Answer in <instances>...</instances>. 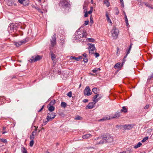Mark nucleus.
<instances>
[{
  "label": "nucleus",
  "instance_id": "obj_28",
  "mask_svg": "<svg viewBox=\"0 0 153 153\" xmlns=\"http://www.w3.org/2000/svg\"><path fill=\"white\" fill-rule=\"evenodd\" d=\"M120 62H118L114 66V68H117L120 67Z\"/></svg>",
  "mask_w": 153,
  "mask_h": 153
},
{
  "label": "nucleus",
  "instance_id": "obj_46",
  "mask_svg": "<svg viewBox=\"0 0 153 153\" xmlns=\"http://www.w3.org/2000/svg\"><path fill=\"white\" fill-rule=\"evenodd\" d=\"M36 131H33L31 135H33V136H35V135L36 134Z\"/></svg>",
  "mask_w": 153,
  "mask_h": 153
},
{
  "label": "nucleus",
  "instance_id": "obj_61",
  "mask_svg": "<svg viewBox=\"0 0 153 153\" xmlns=\"http://www.w3.org/2000/svg\"><path fill=\"white\" fill-rule=\"evenodd\" d=\"M34 127L35 128V129L34 131H36V133L37 128V127L36 128V126H35Z\"/></svg>",
  "mask_w": 153,
  "mask_h": 153
},
{
  "label": "nucleus",
  "instance_id": "obj_62",
  "mask_svg": "<svg viewBox=\"0 0 153 153\" xmlns=\"http://www.w3.org/2000/svg\"><path fill=\"white\" fill-rule=\"evenodd\" d=\"M150 79L152 78H153V74L151 76H150Z\"/></svg>",
  "mask_w": 153,
  "mask_h": 153
},
{
  "label": "nucleus",
  "instance_id": "obj_48",
  "mask_svg": "<svg viewBox=\"0 0 153 153\" xmlns=\"http://www.w3.org/2000/svg\"><path fill=\"white\" fill-rule=\"evenodd\" d=\"M94 55L96 57H97L99 56V54L97 53H94Z\"/></svg>",
  "mask_w": 153,
  "mask_h": 153
},
{
  "label": "nucleus",
  "instance_id": "obj_2",
  "mask_svg": "<svg viewBox=\"0 0 153 153\" xmlns=\"http://www.w3.org/2000/svg\"><path fill=\"white\" fill-rule=\"evenodd\" d=\"M75 39L79 41H84L86 38L87 33L86 32L81 31L80 28L78 29L75 34Z\"/></svg>",
  "mask_w": 153,
  "mask_h": 153
},
{
  "label": "nucleus",
  "instance_id": "obj_60",
  "mask_svg": "<svg viewBox=\"0 0 153 153\" xmlns=\"http://www.w3.org/2000/svg\"><path fill=\"white\" fill-rule=\"evenodd\" d=\"M124 13L125 14V19L127 18V16H126V14L125 12H124Z\"/></svg>",
  "mask_w": 153,
  "mask_h": 153
},
{
  "label": "nucleus",
  "instance_id": "obj_3",
  "mask_svg": "<svg viewBox=\"0 0 153 153\" xmlns=\"http://www.w3.org/2000/svg\"><path fill=\"white\" fill-rule=\"evenodd\" d=\"M112 36L113 39H117L119 33L118 30L115 27H114L111 32Z\"/></svg>",
  "mask_w": 153,
  "mask_h": 153
},
{
  "label": "nucleus",
  "instance_id": "obj_64",
  "mask_svg": "<svg viewBox=\"0 0 153 153\" xmlns=\"http://www.w3.org/2000/svg\"><path fill=\"white\" fill-rule=\"evenodd\" d=\"M93 0H91V3L92 4H93Z\"/></svg>",
  "mask_w": 153,
  "mask_h": 153
},
{
  "label": "nucleus",
  "instance_id": "obj_39",
  "mask_svg": "<svg viewBox=\"0 0 153 153\" xmlns=\"http://www.w3.org/2000/svg\"><path fill=\"white\" fill-rule=\"evenodd\" d=\"M92 11H93V7H91V9H90V10L89 11H88V14H90L92 12Z\"/></svg>",
  "mask_w": 153,
  "mask_h": 153
},
{
  "label": "nucleus",
  "instance_id": "obj_16",
  "mask_svg": "<svg viewBox=\"0 0 153 153\" xmlns=\"http://www.w3.org/2000/svg\"><path fill=\"white\" fill-rule=\"evenodd\" d=\"M111 119V118H110V116H107L106 117H105L102 118V119H100L99 120V121H105L106 120H108Z\"/></svg>",
  "mask_w": 153,
  "mask_h": 153
},
{
  "label": "nucleus",
  "instance_id": "obj_23",
  "mask_svg": "<svg viewBox=\"0 0 153 153\" xmlns=\"http://www.w3.org/2000/svg\"><path fill=\"white\" fill-rule=\"evenodd\" d=\"M120 111L125 113L127 111V110L125 106H123L122 107V109Z\"/></svg>",
  "mask_w": 153,
  "mask_h": 153
},
{
  "label": "nucleus",
  "instance_id": "obj_59",
  "mask_svg": "<svg viewBox=\"0 0 153 153\" xmlns=\"http://www.w3.org/2000/svg\"><path fill=\"white\" fill-rule=\"evenodd\" d=\"M83 56H84V57H86L87 54L86 53H84L83 54Z\"/></svg>",
  "mask_w": 153,
  "mask_h": 153
},
{
  "label": "nucleus",
  "instance_id": "obj_12",
  "mask_svg": "<svg viewBox=\"0 0 153 153\" xmlns=\"http://www.w3.org/2000/svg\"><path fill=\"white\" fill-rule=\"evenodd\" d=\"M105 15L106 17V20L107 21L109 24H110V25H112V23L108 15V13L107 11H106L105 13Z\"/></svg>",
  "mask_w": 153,
  "mask_h": 153
},
{
  "label": "nucleus",
  "instance_id": "obj_1",
  "mask_svg": "<svg viewBox=\"0 0 153 153\" xmlns=\"http://www.w3.org/2000/svg\"><path fill=\"white\" fill-rule=\"evenodd\" d=\"M113 140L112 137L109 134H106L102 136L97 137L94 139V141H96V144H102L104 143H111Z\"/></svg>",
  "mask_w": 153,
  "mask_h": 153
},
{
  "label": "nucleus",
  "instance_id": "obj_49",
  "mask_svg": "<svg viewBox=\"0 0 153 153\" xmlns=\"http://www.w3.org/2000/svg\"><path fill=\"white\" fill-rule=\"evenodd\" d=\"M97 71H97V69H95L93 70V72L94 73H97Z\"/></svg>",
  "mask_w": 153,
  "mask_h": 153
},
{
  "label": "nucleus",
  "instance_id": "obj_11",
  "mask_svg": "<svg viewBox=\"0 0 153 153\" xmlns=\"http://www.w3.org/2000/svg\"><path fill=\"white\" fill-rule=\"evenodd\" d=\"M99 95V94H97L94 96L93 97V101L94 103H95V104H96V103L102 97H99L97 98Z\"/></svg>",
  "mask_w": 153,
  "mask_h": 153
},
{
  "label": "nucleus",
  "instance_id": "obj_18",
  "mask_svg": "<svg viewBox=\"0 0 153 153\" xmlns=\"http://www.w3.org/2000/svg\"><path fill=\"white\" fill-rule=\"evenodd\" d=\"M25 1L27 2V4L29 3V0H18V1L19 3L23 4L24 5H25L24 3Z\"/></svg>",
  "mask_w": 153,
  "mask_h": 153
},
{
  "label": "nucleus",
  "instance_id": "obj_47",
  "mask_svg": "<svg viewBox=\"0 0 153 153\" xmlns=\"http://www.w3.org/2000/svg\"><path fill=\"white\" fill-rule=\"evenodd\" d=\"M88 23H89V21L88 20L85 21L84 23V25H87L88 24Z\"/></svg>",
  "mask_w": 153,
  "mask_h": 153
},
{
  "label": "nucleus",
  "instance_id": "obj_37",
  "mask_svg": "<svg viewBox=\"0 0 153 153\" xmlns=\"http://www.w3.org/2000/svg\"><path fill=\"white\" fill-rule=\"evenodd\" d=\"M83 9H84V12H86L87 11V6L84 5L83 6Z\"/></svg>",
  "mask_w": 153,
  "mask_h": 153
},
{
  "label": "nucleus",
  "instance_id": "obj_22",
  "mask_svg": "<svg viewBox=\"0 0 153 153\" xmlns=\"http://www.w3.org/2000/svg\"><path fill=\"white\" fill-rule=\"evenodd\" d=\"M114 12L116 15H117L119 14V11L118 8L116 7L114 9Z\"/></svg>",
  "mask_w": 153,
  "mask_h": 153
},
{
  "label": "nucleus",
  "instance_id": "obj_27",
  "mask_svg": "<svg viewBox=\"0 0 153 153\" xmlns=\"http://www.w3.org/2000/svg\"><path fill=\"white\" fill-rule=\"evenodd\" d=\"M74 119L75 120H81L82 119V118L79 115H77L74 118Z\"/></svg>",
  "mask_w": 153,
  "mask_h": 153
},
{
  "label": "nucleus",
  "instance_id": "obj_52",
  "mask_svg": "<svg viewBox=\"0 0 153 153\" xmlns=\"http://www.w3.org/2000/svg\"><path fill=\"white\" fill-rule=\"evenodd\" d=\"M78 61H79V60L83 59V56H80L78 57Z\"/></svg>",
  "mask_w": 153,
  "mask_h": 153
},
{
  "label": "nucleus",
  "instance_id": "obj_29",
  "mask_svg": "<svg viewBox=\"0 0 153 153\" xmlns=\"http://www.w3.org/2000/svg\"><path fill=\"white\" fill-rule=\"evenodd\" d=\"M6 127H5L4 126L2 128V130L3 131L2 132V134H4L5 133H6L7 132V131H5Z\"/></svg>",
  "mask_w": 153,
  "mask_h": 153
},
{
  "label": "nucleus",
  "instance_id": "obj_5",
  "mask_svg": "<svg viewBox=\"0 0 153 153\" xmlns=\"http://www.w3.org/2000/svg\"><path fill=\"white\" fill-rule=\"evenodd\" d=\"M56 116V114L53 112H51L48 113L47 115V119L48 121H51L52 119L54 118Z\"/></svg>",
  "mask_w": 153,
  "mask_h": 153
},
{
  "label": "nucleus",
  "instance_id": "obj_57",
  "mask_svg": "<svg viewBox=\"0 0 153 153\" xmlns=\"http://www.w3.org/2000/svg\"><path fill=\"white\" fill-rule=\"evenodd\" d=\"M38 11L40 13H43V12L41 11V10L40 9L38 8Z\"/></svg>",
  "mask_w": 153,
  "mask_h": 153
},
{
  "label": "nucleus",
  "instance_id": "obj_14",
  "mask_svg": "<svg viewBox=\"0 0 153 153\" xmlns=\"http://www.w3.org/2000/svg\"><path fill=\"white\" fill-rule=\"evenodd\" d=\"M133 126L132 124L125 125L123 126V127L124 129H130L133 127Z\"/></svg>",
  "mask_w": 153,
  "mask_h": 153
},
{
  "label": "nucleus",
  "instance_id": "obj_19",
  "mask_svg": "<svg viewBox=\"0 0 153 153\" xmlns=\"http://www.w3.org/2000/svg\"><path fill=\"white\" fill-rule=\"evenodd\" d=\"M104 4H106V5L107 7H108L110 5V3L108 0H104Z\"/></svg>",
  "mask_w": 153,
  "mask_h": 153
},
{
  "label": "nucleus",
  "instance_id": "obj_41",
  "mask_svg": "<svg viewBox=\"0 0 153 153\" xmlns=\"http://www.w3.org/2000/svg\"><path fill=\"white\" fill-rule=\"evenodd\" d=\"M83 61L85 63H87L88 62V60L86 58V57H84L83 58Z\"/></svg>",
  "mask_w": 153,
  "mask_h": 153
},
{
  "label": "nucleus",
  "instance_id": "obj_56",
  "mask_svg": "<svg viewBox=\"0 0 153 153\" xmlns=\"http://www.w3.org/2000/svg\"><path fill=\"white\" fill-rule=\"evenodd\" d=\"M121 3V6L123 7H124V4H123V1L122 2H121V1H120Z\"/></svg>",
  "mask_w": 153,
  "mask_h": 153
},
{
  "label": "nucleus",
  "instance_id": "obj_42",
  "mask_svg": "<svg viewBox=\"0 0 153 153\" xmlns=\"http://www.w3.org/2000/svg\"><path fill=\"white\" fill-rule=\"evenodd\" d=\"M131 50H129L128 49V51L127 52V53L126 54V55L124 57V59L127 56V55L130 53V51Z\"/></svg>",
  "mask_w": 153,
  "mask_h": 153
},
{
  "label": "nucleus",
  "instance_id": "obj_7",
  "mask_svg": "<svg viewBox=\"0 0 153 153\" xmlns=\"http://www.w3.org/2000/svg\"><path fill=\"white\" fill-rule=\"evenodd\" d=\"M89 45V52L90 53L92 54L94 53V51L95 50L94 45L93 44L88 43Z\"/></svg>",
  "mask_w": 153,
  "mask_h": 153
},
{
  "label": "nucleus",
  "instance_id": "obj_55",
  "mask_svg": "<svg viewBox=\"0 0 153 153\" xmlns=\"http://www.w3.org/2000/svg\"><path fill=\"white\" fill-rule=\"evenodd\" d=\"M44 105H43L42 107L38 111V112H40L42 110V109H43V108H44Z\"/></svg>",
  "mask_w": 153,
  "mask_h": 153
},
{
  "label": "nucleus",
  "instance_id": "obj_15",
  "mask_svg": "<svg viewBox=\"0 0 153 153\" xmlns=\"http://www.w3.org/2000/svg\"><path fill=\"white\" fill-rule=\"evenodd\" d=\"M120 112H117L114 115H111L110 116L111 119L114 118L116 117H120Z\"/></svg>",
  "mask_w": 153,
  "mask_h": 153
},
{
  "label": "nucleus",
  "instance_id": "obj_44",
  "mask_svg": "<svg viewBox=\"0 0 153 153\" xmlns=\"http://www.w3.org/2000/svg\"><path fill=\"white\" fill-rule=\"evenodd\" d=\"M34 136L33 135H30V139L31 140H33L34 139Z\"/></svg>",
  "mask_w": 153,
  "mask_h": 153
},
{
  "label": "nucleus",
  "instance_id": "obj_31",
  "mask_svg": "<svg viewBox=\"0 0 153 153\" xmlns=\"http://www.w3.org/2000/svg\"><path fill=\"white\" fill-rule=\"evenodd\" d=\"M87 40H88L89 42H94V39L93 38H90L87 39Z\"/></svg>",
  "mask_w": 153,
  "mask_h": 153
},
{
  "label": "nucleus",
  "instance_id": "obj_20",
  "mask_svg": "<svg viewBox=\"0 0 153 153\" xmlns=\"http://www.w3.org/2000/svg\"><path fill=\"white\" fill-rule=\"evenodd\" d=\"M21 149L22 153H27V151L25 147H21Z\"/></svg>",
  "mask_w": 153,
  "mask_h": 153
},
{
  "label": "nucleus",
  "instance_id": "obj_26",
  "mask_svg": "<svg viewBox=\"0 0 153 153\" xmlns=\"http://www.w3.org/2000/svg\"><path fill=\"white\" fill-rule=\"evenodd\" d=\"M92 91L93 92H94L95 94H97V89L96 88H94L92 90Z\"/></svg>",
  "mask_w": 153,
  "mask_h": 153
},
{
  "label": "nucleus",
  "instance_id": "obj_24",
  "mask_svg": "<svg viewBox=\"0 0 153 153\" xmlns=\"http://www.w3.org/2000/svg\"><path fill=\"white\" fill-rule=\"evenodd\" d=\"M142 144V143L140 142H139L137 145H135L134 146V149H137L140 147L141 146Z\"/></svg>",
  "mask_w": 153,
  "mask_h": 153
},
{
  "label": "nucleus",
  "instance_id": "obj_45",
  "mask_svg": "<svg viewBox=\"0 0 153 153\" xmlns=\"http://www.w3.org/2000/svg\"><path fill=\"white\" fill-rule=\"evenodd\" d=\"M125 20L126 22V24L127 25V26L128 25V21L127 18L125 19Z\"/></svg>",
  "mask_w": 153,
  "mask_h": 153
},
{
  "label": "nucleus",
  "instance_id": "obj_33",
  "mask_svg": "<svg viewBox=\"0 0 153 153\" xmlns=\"http://www.w3.org/2000/svg\"><path fill=\"white\" fill-rule=\"evenodd\" d=\"M34 140H31L30 143V146L31 147L33 146L34 144Z\"/></svg>",
  "mask_w": 153,
  "mask_h": 153
},
{
  "label": "nucleus",
  "instance_id": "obj_51",
  "mask_svg": "<svg viewBox=\"0 0 153 153\" xmlns=\"http://www.w3.org/2000/svg\"><path fill=\"white\" fill-rule=\"evenodd\" d=\"M83 102L85 103L87 102H88V100L87 99H85L83 100Z\"/></svg>",
  "mask_w": 153,
  "mask_h": 153
},
{
  "label": "nucleus",
  "instance_id": "obj_30",
  "mask_svg": "<svg viewBox=\"0 0 153 153\" xmlns=\"http://www.w3.org/2000/svg\"><path fill=\"white\" fill-rule=\"evenodd\" d=\"M149 138L148 137H145L144 138H143V139L142 140V142H146L147 140H148Z\"/></svg>",
  "mask_w": 153,
  "mask_h": 153
},
{
  "label": "nucleus",
  "instance_id": "obj_10",
  "mask_svg": "<svg viewBox=\"0 0 153 153\" xmlns=\"http://www.w3.org/2000/svg\"><path fill=\"white\" fill-rule=\"evenodd\" d=\"M27 42L26 39H25L20 41L16 42H15V45L16 47H19L23 44Z\"/></svg>",
  "mask_w": 153,
  "mask_h": 153
},
{
  "label": "nucleus",
  "instance_id": "obj_32",
  "mask_svg": "<svg viewBox=\"0 0 153 153\" xmlns=\"http://www.w3.org/2000/svg\"><path fill=\"white\" fill-rule=\"evenodd\" d=\"M70 59H75L76 61H78V57H76L75 56H71L70 57Z\"/></svg>",
  "mask_w": 153,
  "mask_h": 153
},
{
  "label": "nucleus",
  "instance_id": "obj_50",
  "mask_svg": "<svg viewBox=\"0 0 153 153\" xmlns=\"http://www.w3.org/2000/svg\"><path fill=\"white\" fill-rule=\"evenodd\" d=\"M85 13L84 16L85 17H87L88 16V13L87 11L86 12H84Z\"/></svg>",
  "mask_w": 153,
  "mask_h": 153
},
{
  "label": "nucleus",
  "instance_id": "obj_25",
  "mask_svg": "<svg viewBox=\"0 0 153 153\" xmlns=\"http://www.w3.org/2000/svg\"><path fill=\"white\" fill-rule=\"evenodd\" d=\"M61 105L62 107L65 108L67 106V104L65 102H61Z\"/></svg>",
  "mask_w": 153,
  "mask_h": 153
},
{
  "label": "nucleus",
  "instance_id": "obj_54",
  "mask_svg": "<svg viewBox=\"0 0 153 153\" xmlns=\"http://www.w3.org/2000/svg\"><path fill=\"white\" fill-rule=\"evenodd\" d=\"M49 121H48V120H47V121H45V122H44L43 123L44 124H42V126H43V125H45L48 122H49Z\"/></svg>",
  "mask_w": 153,
  "mask_h": 153
},
{
  "label": "nucleus",
  "instance_id": "obj_36",
  "mask_svg": "<svg viewBox=\"0 0 153 153\" xmlns=\"http://www.w3.org/2000/svg\"><path fill=\"white\" fill-rule=\"evenodd\" d=\"M72 92L71 91H70L69 92H68L67 95L69 97H71L72 96Z\"/></svg>",
  "mask_w": 153,
  "mask_h": 153
},
{
  "label": "nucleus",
  "instance_id": "obj_13",
  "mask_svg": "<svg viewBox=\"0 0 153 153\" xmlns=\"http://www.w3.org/2000/svg\"><path fill=\"white\" fill-rule=\"evenodd\" d=\"M95 104V103H94V102H90L86 106V108L88 109H92L94 108Z\"/></svg>",
  "mask_w": 153,
  "mask_h": 153
},
{
  "label": "nucleus",
  "instance_id": "obj_4",
  "mask_svg": "<svg viewBox=\"0 0 153 153\" xmlns=\"http://www.w3.org/2000/svg\"><path fill=\"white\" fill-rule=\"evenodd\" d=\"M68 4V0H60L59 3V6L63 7H66Z\"/></svg>",
  "mask_w": 153,
  "mask_h": 153
},
{
  "label": "nucleus",
  "instance_id": "obj_53",
  "mask_svg": "<svg viewBox=\"0 0 153 153\" xmlns=\"http://www.w3.org/2000/svg\"><path fill=\"white\" fill-rule=\"evenodd\" d=\"M149 107V105H146L144 107V109H148Z\"/></svg>",
  "mask_w": 153,
  "mask_h": 153
},
{
  "label": "nucleus",
  "instance_id": "obj_35",
  "mask_svg": "<svg viewBox=\"0 0 153 153\" xmlns=\"http://www.w3.org/2000/svg\"><path fill=\"white\" fill-rule=\"evenodd\" d=\"M0 140L2 142L6 143L7 142V140L6 139L2 138Z\"/></svg>",
  "mask_w": 153,
  "mask_h": 153
},
{
  "label": "nucleus",
  "instance_id": "obj_8",
  "mask_svg": "<svg viewBox=\"0 0 153 153\" xmlns=\"http://www.w3.org/2000/svg\"><path fill=\"white\" fill-rule=\"evenodd\" d=\"M84 94L85 95L89 96L91 95V91L89 87L86 86L84 91Z\"/></svg>",
  "mask_w": 153,
  "mask_h": 153
},
{
  "label": "nucleus",
  "instance_id": "obj_6",
  "mask_svg": "<svg viewBox=\"0 0 153 153\" xmlns=\"http://www.w3.org/2000/svg\"><path fill=\"white\" fill-rule=\"evenodd\" d=\"M42 59V57L39 55L32 56L30 60L31 62H34L40 60Z\"/></svg>",
  "mask_w": 153,
  "mask_h": 153
},
{
  "label": "nucleus",
  "instance_id": "obj_63",
  "mask_svg": "<svg viewBox=\"0 0 153 153\" xmlns=\"http://www.w3.org/2000/svg\"><path fill=\"white\" fill-rule=\"evenodd\" d=\"M97 71H100V68H97Z\"/></svg>",
  "mask_w": 153,
  "mask_h": 153
},
{
  "label": "nucleus",
  "instance_id": "obj_40",
  "mask_svg": "<svg viewBox=\"0 0 153 153\" xmlns=\"http://www.w3.org/2000/svg\"><path fill=\"white\" fill-rule=\"evenodd\" d=\"M55 100L51 101L50 103V104L51 105H53L55 104Z\"/></svg>",
  "mask_w": 153,
  "mask_h": 153
},
{
  "label": "nucleus",
  "instance_id": "obj_58",
  "mask_svg": "<svg viewBox=\"0 0 153 153\" xmlns=\"http://www.w3.org/2000/svg\"><path fill=\"white\" fill-rule=\"evenodd\" d=\"M132 44L131 43L130 45L129 46V48L128 49H129V50H131V47H132Z\"/></svg>",
  "mask_w": 153,
  "mask_h": 153
},
{
  "label": "nucleus",
  "instance_id": "obj_34",
  "mask_svg": "<svg viewBox=\"0 0 153 153\" xmlns=\"http://www.w3.org/2000/svg\"><path fill=\"white\" fill-rule=\"evenodd\" d=\"M51 56L52 60L53 61L56 58L55 56V55L54 54L52 53L51 54Z\"/></svg>",
  "mask_w": 153,
  "mask_h": 153
},
{
  "label": "nucleus",
  "instance_id": "obj_21",
  "mask_svg": "<svg viewBox=\"0 0 153 153\" xmlns=\"http://www.w3.org/2000/svg\"><path fill=\"white\" fill-rule=\"evenodd\" d=\"M55 109V107H54L53 106H50L48 108V110L49 111H51V112L53 111Z\"/></svg>",
  "mask_w": 153,
  "mask_h": 153
},
{
  "label": "nucleus",
  "instance_id": "obj_43",
  "mask_svg": "<svg viewBox=\"0 0 153 153\" xmlns=\"http://www.w3.org/2000/svg\"><path fill=\"white\" fill-rule=\"evenodd\" d=\"M127 151H128L129 153H131L132 152L131 148H127Z\"/></svg>",
  "mask_w": 153,
  "mask_h": 153
},
{
  "label": "nucleus",
  "instance_id": "obj_9",
  "mask_svg": "<svg viewBox=\"0 0 153 153\" xmlns=\"http://www.w3.org/2000/svg\"><path fill=\"white\" fill-rule=\"evenodd\" d=\"M56 35L54 34L52 37L51 39V45L53 47L55 46L56 44Z\"/></svg>",
  "mask_w": 153,
  "mask_h": 153
},
{
  "label": "nucleus",
  "instance_id": "obj_17",
  "mask_svg": "<svg viewBox=\"0 0 153 153\" xmlns=\"http://www.w3.org/2000/svg\"><path fill=\"white\" fill-rule=\"evenodd\" d=\"M92 136V135L90 134H87L83 135L82 136V138L84 139H87L90 138Z\"/></svg>",
  "mask_w": 153,
  "mask_h": 153
},
{
  "label": "nucleus",
  "instance_id": "obj_38",
  "mask_svg": "<svg viewBox=\"0 0 153 153\" xmlns=\"http://www.w3.org/2000/svg\"><path fill=\"white\" fill-rule=\"evenodd\" d=\"M13 26V24L11 25L10 26H9L8 29L10 28V29L11 30H14V27Z\"/></svg>",
  "mask_w": 153,
  "mask_h": 153
}]
</instances>
